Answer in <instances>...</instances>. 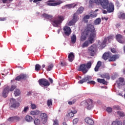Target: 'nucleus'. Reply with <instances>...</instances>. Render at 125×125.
<instances>
[{"label": "nucleus", "instance_id": "f257e3e1", "mask_svg": "<svg viewBox=\"0 0 125 125\" xmlns=\"http://www.w3.org/2000/svg\"><path fill=\"white\" fill-rule=\"evenodd\" d=\"M43 17L46 19H48L52 22V24L54 27H58L59 25L62 24L63 20H65V18L62 15H58L55 16L52 20V16L48 15V14L44 13L42 14Z\"/></svg>", "mask_w": 125, "mask_h": 125}, {"label": "nucleus", "instance_id": "f03ea898", "mask_svg": "<svg viewBox=\"0 0 125 125\" xmlns=\"http://www.w3.org/2000/svg\"><path fill=\"white\" fill-rule=\"evenodd\" d=\"M95 34V38H96V30H95V27L94 25L91 23L87 24L86 28L83 32L81 37V41L84 42L86 40L87 36L89 35L90 36L91 34Z\"/></svg>", "mask_w": 125, "mask_h": 125}, {"label": "nucleus", "instance_id": "7ed1b4c3", "mask_svg": "<svg viewBox=\"0 0 125 125\" xmlns=\"http://www.w3.org/2000/svg\"><path fill=\"white\" fill-rule=\"evenodd\" d=\"M120 56L118 54L112 55V53L110 52H105L103 56L102 59L104 60H108L109 62H115L117 59H119Z\"/></svg>", "mask_w": 125, "mask_h": 125}, {"label": "nucleus", "instance_id": "20e7f679", "mask_svg": "<svg viewBox=\"0 0 125 125\" xmlns=\"http://www.w3.org/2000/svg\"><path fill=\"white\" fill-rule=\"evenodd\" d=\"M95 34H91L90 36H89L88 40L83 43L82 47L84 48V47H87L89 44H92V43L94 42V39H95Z\"/></svg>", "mask_w": 125, "mask_h": 125}, {"label": "nucleus", "instance_id": "39448f33", "mask_svg": "<svg viewBox=\"0 0 125 125\" xmlns=\"http://www.w3.org/2000/svg\"><path fill=\"white\" fill-rule=\"evenodd\" d=\"M86 104V107L87 110H91L94 107V104H93V101L91 99H89L87 101H84L83 102H82L81 103V105L82 106H83L84 105Z\"/></svg>", "mask_w": 125, "mask_h": 125}, {"label": "nucleus", "instance_id": "423d86ee", "mask_svg": "<svg viewBox=\"0 0 125 125\" xmlns=\"http://www.w3.org/2000/svg\"><path fill=\"white\" fill-rule=\"evenodd\" d=\"M92 79V77L91 76H86L84 78H83L82 80H80L78 82L79 83L83 84V83H86V82H88L87 83L88 84H94L96 83L94 81H91V80Z\"/></svg>", "mask_w": 125, "mask_h": 125}, {"label": "nucleus", "instance_id": "0eeeda50", "mask_svg": "<svg viewBox=\"0 0 125 125\" xmlns=\"http://www.w3.org/2000/svg\"><path fill=\"white\" fill-rule=\"evenodd\" d=\"M96 49V45L93 44L89 47L87 50V53L90 56H94L95 55V50Z\"/></svg>", "mask_w": 125, "mask_h": 125}, {"label": "nucleus", "instance_id": "6e6552de", "mask_svg": "<svg viewBox=\"0 0 125 125\" xmlns=\"http://www.w3.org/2000/svg\"><path fill=\"white\" fill-rule=\"evenodd\" d=\"M78 15L76 13L73 14L72 20L68 22V26H73V25H75L79 21Z\"/></svg>", "mask_w": 125, "mask_h": 125}, {"label": "nucleus", "instance_id": "1a4fd4ad", "mask_svg": "<svg viewBox=\"0 0 125 125\" xmlns=\"http://www.w3.org/2000/svg\"><path fill=\"white\" fill-rule=\"evenodd\" d=\"M109 4L108 0H99L98 5H101L104 9H106Z\"/></svg>", "mask_w": 125, "mask_h": 125}, {"label": "nucleus", "instance_id": "9d476101", "mask_svg": "<svg viewBox=\"0 0 125 125\" xmlns=\"http://www.w3.org/2000/svg\"><path fill=\"white\" fill-rule=\"evenodd\" d=\"M39 83L41 86H49L50 83L46 79H41L39 80Z\"/></svg>", "mask_w": 125, "mask_h": 125}, {"label": "nucleus", "instance_id": "9b49d317", "mask_svg": "<svg viewBox=\"0 0 125 125\" xmlns=\"http://www.w3.org/2000/svg\"><path fill=\"white\" fill-rule=\"evenodd\" d=\"M40 119L43 125H45L47 122V114L46 113H41L40 116Z\"/></svg>", "mask_w": 125, "mask_h": 125}, {"label": "nucleus", "instance_id": "f8f14e48", "mask_svg": "<svg viewBox=\"0 0 125 125\" xmlns=\"http://www.w3.org/2000/svg\"><path fill=\"white\" fill-rule=\"evenodd\" d=\"M11 103V107L12 108H17L20 106V104L19 102L16 101L15 99L12 98L10 100Z\"/></svg>", "mask_w": 125, "mask_h": 125}, {"label": "nucleus", "instance_id": "ddd939ff", "mask_svg": "<svg viewBox=\"0 0 125 125\" xmlns=\"http://www.w3.org/2000/svg\"><path fill=\"white\" fill-rule=\"evenodd\" d=\"M116 41L120 42V43H125V39L124 36L121 34H117L116 35Z\"/></svg>", "mask_w": 125, "mask_h": 125}, {"label": "nucleus", "instance_id": "4468645a", "mask_svg": "<svg viewBox=\"0 0 125 125\" xmlns=\"http://www.w3.org/2000/svg\"><path fill=\"white\" fill-rule=\"evenodd\" d=\"M105 9L107 10L108 13H112V12H114V10H115V6L112 3H110Z\"/></svg>", "mask_w": 125, "mask_h": 125}, {"label": "nucleus", "instance_id": "2eb2a0df", "mask_svg": "<svg viewBox=\"0 0 125 125\" xmlns=\"http://www.w3.org/2000/svg\"><path fill=\"white\" fill-rule=\"evenodd\" d=\"M63 32L64 33V35L65 36H69L70 35H71V28L68 26H65L63 27Z\"/></svg>", "mask_w": 125, "mask_h": 125}, {"label": "nucleus", "instance_id": "dca6fc26", "mask_svg": "<svg viewBox=\"0 0 125 125\" xmlns=\"http://www.w3.org/2000/svg\"><path fill=\"white\" fill-rule=\"evenodd\" d=\"M54 1H55L54 0H49L48 1H47V5H49V6H56V5L61 4V2H60L53 3L54 2Z\"/></svg>", "mask_w": 125, "mask_h": 125}, {"label": "nucleus", "instance_id": "f3484780", "mask_svg": "<svg viewBox=\"0 0 125 125\" xmlns=\"http://www.w3.org/2000/svg\"><path fill=\"white\" fill-rule=\"evenodd\" d=\"M78 71H81L83 72L84 74L87 73V70H86V65L85 64H82L80 65Z\"/></svg>", "mask_w": 125, "mask_h": 125}, {"label": "nucleus", "instance_id": "a211bd4d", "mask_svg": "<svg viewBox=\"0 0 125 125\" xmlns=\"http://www.w3.org/2000/svg\"><path fill=\"white\" fill-rule=\"evenodd\" d=\"M107 43V38H104L102 42H99V45L100 49H103L106 46Z\"/></svg>", "mask_w": 125, "mask_h": 125}, {"label": "nucleus", "instance_id": "6ab92c4d", "mask_svg": "<svg viewBox=\"0 0 125 125\" xmlns=\"http://www.w3.org/2000/svg\"><path fill=\"white\" fill-rule=\"evenodd\" d=\"M27 75L21 74V75L17 76L15 78V80L19 82V81H21V80H26V79H27Z\"/></svg>", "mask_w": 125, "mask_h": 125}, {"label": "nucleus", "instance_id": "aec40b11", "mask_svg": "<svg viewBox=\"0 0 125 125\" xmlns=\"http://www.w3.org/2000/svg\"><path fill=\"white\" fill-rule=\"evenodd\" d=\"M20 120V117L19 116H13L9 117L8 119V121L9 122H11V123L13 122H19Z\"/></svg>", "mask_w": 125, "mask_h": 125}, {"label": "nucleus", "instance_id": "412c9836", "mask_svg": "<svg viewBox=\"0 0 125 125\" xmlns=\"http://www.w3.org/2000/svg\"><path fill=\"white\" fill-rule=\"evenodd\" d=\"M9 92V87L6 86L3 90L2 92V96L4 98L7 97V94Z\"/></svg>", "mask_w": 125, "mask_h": 125}, {"label": "nucleus", "instance_id": "4be33fe9", "mask_svg": "<svg viewBox=\"0 0 125 125\" xmlns=\"http://www.w3.org/2000/svg\"><path fill=\"white\" fill-rule=\"evenodd\" d=\"M116 83L118 86H121V85H125V79L123 78H120L119 80L116 81Z\"/></svg>", "mask_w": 125, "mask_h": 125}, {"label": "nucleus", "instance_id": "5701e85b", "mask_svg": "<svg viewBox=\"0 0 125 125\" xmlns=\"http://www.w3.org/2000/svg\"><path fill=\"white\" fill-rule=\"evenodd\" d=\"M85 123L89 125H94V121L91 118L89 117H86L84 120Z\"/></svg>", "mask_w": 125, "mask_h": 125}, {"label": "nucleus", "instance_id": "b1692460", "mask_svg": "<svg viewBox=\"0 0 125 125\" xmlns=\"http://www.w3.org/2000/svg\"><path fill=\"white\" fill-rule=\"evenodd\" d=\"M75 114H77V111L76 110H75L74 111H71L70 112L68 113L66 115V117H67V118H73V117H74V116H75Z\"/></svg>", "mask_w": 125, "mask_h": 125}, {"label": "nucleus", "instance_id": "393cba45", "mask_svg": "<svg viewBox=\"0 0 125 125\" xmlns=\"http://www.w3.org/2000/svg\"><path fill=\"white\" fill-rule=\"evenodd\" d=\"M68 58L69 62H72L74 60V58H75V55H74V53H70L68 55Z\"/></svg>", "mask_w": 125, "mask_h": 125}, {"label": "nucleus", "instance_id": "a878e982", "mask_svg": "<svg viewBox=\"0 0 125 125\" xmlns=\"http://www.w3.org/2000/svg\"><path fill=\"white\" fill-rule=\"evenodd\" d=\"M40 112L39 110L32 111L30 112V115L33 116L34 117H37V116H39L40 114Z\"/></svg>", "mask_w": 125, "mask_h": 125}, {"label": "nucleus", "instance_id": "bb28decb", "mask_svg": "<svg viewBox=\"0 0 125 125\" xmlns=\"http://www.w3.org/2000/svg\"><path fill=\"white\" fill-rule=\"evenodd\" d=\"M97 81L98 83H103V84H107L108 83L107 81H106L104 79H100V78H98L97 79Z\"/></svg>", "mask_w": 125, "mask_h": 125}, {"label": "nucleus", "instance_id": "cd10ccee", "mask_svg": "<svg viewBox=\"0 0 125 125\" xmlns=\"http://www.w3.org/2000/svg\"><path fill=\"white\" fill-rule=\"evenodd\" d=\"M83 9L84 8H83V6L80 7L76 12L75 14H77L78 15H79V14H82V13L83 12Z\"/></svg>", "mask_w": 125, "mask_h": 125}, {"label": "nucleus", "instance_id": "c85d7f7f", "mask_svg": "<svg viewBox=\"0 0 125 125\" xmlns=\"http://www.w3.org/2000/svg\"><path fill=\"white\" fill-rule=\"evenodd\" d=\"M25 120L28 123H31L33 121V117L30 116V115H26L25 117Z\"/></svg>", "mask_w": 125, "mask_h": 125}, {"label": "nucleus", "instance_id": "c756f323", "mask_svg": "<svg viewBox=\"0 0 125 125\" xmlns=\"http://www.w3.org/2000/svg\"><path fill=\"white\" fill-rule=\"evenodd\" d=\"M65 6L67 7L68 9H71V8H75L76 6H77V4L72 3V4H69L65 5Z\"/></svg>", "mask_w": 125, "mask_h": 125}, {"label": "nucleus", "instance_id": "7c9ffc66", "mask_svg": "<svg viewBox=\"0 0 125 125\" xmlns=\"http://www.w3.org/2000/svg\"><path fill=\"white\" fill-rule=\"evenodd\" d=\"M101 78L104 79H107V80H110V75L108 73H104L101 76Z\"/></svg>", "mask_w": 125, "mask_h": 125}, {"label": "nucleus", "instance_id": "2f4dec72", "mask_svg": "<svg viewBox=\"0 0 125 125\" xmlns=\"http://www.w3.org/2000/svg\"><path fill=\"white\" fill-rule=\"evenodd\" d=\"M89 18H90V15H87L83 18V20L84 23H88V21L87 20L89 19Z\"/></svg>", "mask_w": 125, "mask_h": 125}, {"label": "nucleus", "instance_id": "473e14b6", "mask_svg": "<svg viewBox=\"0 0 125 125\" xmlns=\"http://www.w3.org/2000/svg\"><path fill=\"white\" fill-rule=\"evenodd\" d=\"M101 23V19L99 18L94 21V25H99Z\"/></svg>", "mask_w": 125, "mask_h": 125}, {"label": "nucleus", "instance_id": "72a5a7b5", "mask_svg": "<svg viewBox=\"0 0 125 125\" xmlns=\"http://www.w3.org/2000/svg\"><path fill=\"white\" fill-rule=\"evenodd\" d=\"M123 122L119 121H113L111 125H122Z\"/></svg>", "mask_w": 125, "mask_h": 125}, {"label": "nucleus", "instance_id": "f704fd0d", "mask_svg": "<svg viewBox=\"0 0 125 125\" xmlns=\"http://www.w3.org/2000/svg\"><path fill=\"white\" fill-rule=\"evenodd\" d=\"M76 41H77V37L75 35H73V36H72L71 38V42L72 43H75Z\"/></svg>", "mask_w": 125, "mask_h": 125}, {"label": "nucleus", "instance_id": "c9c22d12", "mask_svg": "<svg viewBox=\"0 0 125 125\" xmlns=\"http://www.w3.org/2000/svg\"><path fill=\"white\" fill-rule=\"evenodd\" d=\"M117 115H118V116H119V117H121V118H123L125 116V112H124V111H117Z\"/></svg>", "mask_w": 125, "mask_h": 125}, {"label": "nucleus", "instance_id": "e433bc0d", "mask_svg": "<svg viewBox=\"0 0 125 125\" xmlns=\"http://www.w3.org/2000/svg\"><path fill=\"white\" fill-rule=\"evenodd\" d=\"M99 2V0H89L90 4H93V3H96V4L98 5Z\"/></svg>", "mask_w": 125, "mask_h": 125}, {"label": "nucleus", "instance_id": "4c0bfd02", "mask_svg": "<svg viewBox=\"0 0 125 125\" xmlns=\"http://www.w3.org/2000/svg\"><path fill=\"white\" fill-rule=\"evenodd\" d=\"M21 93V92H20V90L19 89H17L14 92L15 96H19Z\"/></svg>", "mask_w": 125, "mask_h": 125}, {"label": "nucleus", "instance_id": "58836bf2", "mask_svg": "<svg viewBox=\"0 0 125 125\" xmlns=\"http://www.w3.org/2000/svg\"><path fill=\"white\" fill-rule=\"evenodd\" d=\"M47 105L49 107H50L51 106H52V100H48L47 101Z\"/></svg>", "mask_w": 125, "mask_h": 125}, {"label": "nucleus", "instance_id": "ea45409f", "mask_svg": "<svg viewBox=\"0 0 125 125\" xmlns=\"http://www.w3.org/2000/svg\"><path fill=\"white\" fill-rule=\"evenodd\" d=\"M42 66H41V65L39 64H36L35 65V71H37V72H38V71H40V70H41V68Z\"/></svg>", "mask_w": 125, "mask_h": 125}, {"label": "nucleus", "instance_id": "a19ab883", "mask_svg": "<svg viewBox=\"0 0 125 125\" xmlns=\"http://www.w3.org/2000/svg\"><path fill=\"white\" fill-rule=\"evenodd\" d=\"M113 110H119L120 111L122 110V108H121V106L118 105L113 106Z\"/></svg>", "mask_w": 125, "mask_h": 125}, {"label": "nucleus", "instance_id": "79ce46f5", "mask_svg": "<svg viewBox=\"0 0 125 125\" xmlns=\"http://www.w3.org/2000/svg\"><path fill=\"white\" fill-rule=\"evenodd\" d=\"M91 62H88L87 64H86V68H87V69H90V68H91Z\"/></svg>", "mask_w": 125, "mask_h": 125}, {"label": "nucleus", "instance_id": "37998d69", "mask_svg": "<svg viewBox=\"0 0 125 125\" xmlns=\"http://www.w3.org/2000/svg\"><path fill=\"white\" fill-rule=\"evenodd\" d=\"M34 123L35 125H39L40 124V120L38 119H35L34 121Z\"/></svg>", "mask_w": 125, "mask_h": 125}, {"label": "nucleus", "instance_id": "c03bdc74", "mask_svg": "<svg viewBox=\"0 0 125 125\" xmlns=\"http://www.w3.org/2000/svg\"><path fill=\"white\" fill-rule=\"evenodd\" d=\"M77 102V100H76V99L73 100L72 101H69L68 102V104L69 105H73L75 103H76V102Z\"/></svg>", "mask_w": 125, "mask_h": 125}, {"label": "nucleus", "instance_id": "a18cd8bd", "mask_svg": "<svg viewBox=\"0 0 125 125\" xmlns=\"http://www.w3.org/2000/svg\"><path fill=\"white\" fill-rule=\"evenodd\" d=\"M119 18H120V19H125V14L121 13V15L119 16Z\"/></svg>", "mask_w": 125, "mask_h": 125}, {"label": "nucleus", "instance_id": "49530a36", "mask_svg": "<svg viewBox=\"0 0 125 125\" xmlns=\"http://www.w3.org/2000/svg\"><path fill=\"white\" fill-rule=\"evenodd\" d=\"M52 68H53V65L50 64L48 66V68H47V71H51L52 70Z\"/></svg>", "mask_w": 125, "mask_h": 125}, {"label": "nucleus", "instance_id": "de8ad7c7", "mask_svg": "<svg viewBox=\"0 0 125 125\" xmlns=\"http://www.w3.org/2000/svg\"><path fill=\"white\" fill-rule=\"evenodd\" d=\"M97 17V14L93 13V14H90V17H91L92 18H94Z\"/></svg>", "mask_w": 125, "mask_h": 125}, {"label": "nucleus", "instance_id": "09e8293b", "mask_svg": "<svg viewBox=\"0 0 125 125\" xmlns=\"http://www.w3.org/2000/svg\"><path fill=\"white\" fill-rule=\"evenodd\" d=\"M15 88H16V86L12 85L9 90L10 91H13L15 89Z\"/></svg>", "mask_w": 125, "mask_h": 125}, {"label": "nucleus", "instance_id": "8fccbe9b", "mask_svg": "<svg viewBox=\"0 0 125 125\" xmlns=\"http://www.w3.org/2000/svg\"><path fill=\"white\" fill-rule=\"evenodd\" d=\"M106 111L108 113H111L112 111H113V108L108 107L106 108Z\"/></svg>", "mask_w": 125, "mask_h": 125}, {"label": "nucleus", "instance_id": "3c124183", "mask_svg": "<svg viewBox=\"0 0 125 125\" xmlns=\"http://www.w3.org/2000/svg\"><path fill=\"white\" fill-rule=\"evenodd\" d=\"M78 122H79L78 119H74L73 121V125H77V124H78Z\"/></svg>", "mask_w": 125, "mask_h": 125}, {"label": "nucleus", "instance_id": "603ef678", "mask_svg": "<svg viewBox=\"0 0 125 125\" xmlns=\"http://www.w3.org/2000/svg\"><path fill=\"white\" fill-rule=\"evenodd\" d=\"M102 63L101 61H98L97 63V67H99V68H100L102 66Z\"/></svg>", "mask_w": 125, "mask_h": 125}, {"label": "nucleus", "instance_id": "864d4df0", "mask_svg": "<svg viewBox=\"0 0 125 125\" xmlns=\"http://www.w3.org/2000/svg\"><path fill=\"white\" fill-rule=\"evenodd\" d=\"M28 110H29V106H25V107H24L22 112L26 113V112H27V111H28Z\"/></svg>", "mask_w": 125, "mask_h": 125}, {"label": "nucleus", "instance_id": "5fc2aeb1", "mask_svg": "<svg viewBox=\"0 0 125 125\" xmlns=\"http://www.w3.org/2000/svg\"><path fill=\"white\" fill-rule=\"evenodd\" d=\"M30 106L32 109H36L37 107L34 104H31Z\"/></svg>", "mask_w": 125, "mask_h": 125}, {"label": "nucleus", "instance_id": "6e6d98bb", "mask_svg": "<svg viewBox=\"0 0 125 125\" xmlns=\"http://www.w3.org/2000/svg\"><path fill=\"white\" fill-rule=\"evenodd\" d=\"M53 125H59L58 124V121L57 120H55L54 121Z\"/></svg>", "mask_w": 125, "mask_h": 125}, {"label": "nucleus", "instance_id": "4d7b16f0", "mask_svg": "<svg viewBox=\"0 0 125 125\" xmlns=\"http://www.w3.org/2000/svg\"><path fill=\"white\" fill-rule=\"evenodd\" d=\"M94 70H95V72H98V70H99V67L96 65V66H95V67L94 68Z\"/></svg>", "mask_w": 125, "mask_h": 125}, {"label": "nucleus", "instance_id": "13d9d810", "mask_svg": "<svg viewBox=\"0 0 125 125\" xmlns=\"http://www.w3.org/2000/svg\"><path fill=\"white\" fill-rule=\"evenodd\" d=\"M111 51L112 52V53H116V49L115 48H111Z\"/></svg>", "mask_w": 125, "mask_h": 125}, {"label": "nucleus", "instance_id": "bf43d9fd", "mask_svg": "<svg viewBox=\"0 0 125 125\" xmlns=\"http://www.w3.org/2000/svg\"><path fill=\"white\" fill-rule=\"evenodd\" d=\"M6 18H0V21H5Z\"/></svg>", "mask_w": 125, "mask_h": 125}, {"label": "nucleus", "instance_id": "052dcab7", "mask_svg": "<svg viewBox=\"0 0 125 125\" xmlns=\"http://www.w3.org/2000/svg\"><path fill=\"white\" fill-rule=\"evenodd\" d=\"M66 65H67V63H65V62H64V63H63L62 62H61V65L62 66H66Z\"/></svg>", "mask_w": 125, "mask_h": 125}, {"label": "nucleus", "instance_id": "680f3d73", "mask_svg": "<svg viewBox=\"0 0 125 125\" xmlns=\"http://www.w3.org/2000/svg\"><path fill=\"white\" fill-rule=\"evenodd\" d=\"M48 80L50 83H53V80H52L51 78H49Z\"/></svg>", "mask_w": 125, "mask_h": 125}, {"label": "nucleus", "instance_id": "e2e57ef3", "mask_svg": "<svg viewBox=\"0 0 125 125\" xmlns=\"http://www.w3.org/2000/svg\"><path fill=\"white\" fill-rule=\"evenodd\" d=\"M38 1H42V0H33V2L37 3Z\"/></svg>", "mask_w": 125, "mask_h": 125}, {"label": "nucleus", "instance_id": "0e129e2a", "mask_svg": "<svg viewBox=\"0 0 125 125\" xmlns=\"http://www.w3.org/2000/svg\"><path fill=\"white\" fill-rule=\"evenodd\" d=\"M107 40H108V41H109L110 40H111V39H112V36H108L107 38H105Z\"/></svg>", "mask_w": 125, "mask_h": 125}, {"label": "nucleus", "instance_id": "69168bd1", "mask_svg": "<svg viewBox=\"0 0 125 125\" xmlns=\"http://www.w3.org/2000/svg\"><path fill=\"white\" fill-rule=\"evenodd\" d=\"M31 94H32V92L29 91V92H28L27 93V95L28 96H30V95H31Z\"/></svg>", "mask_w": 125, "mask_h": 125}, {"label": "nucleus", "instance_id": "338daca9", "mask_svg": "<svg viewBox=\"0 0 125 125\" xmlns=\"http://www.w3.org/2000/svg\"><path fill=\"white\" fill-rule=\"evenodd\" d=\"M116 27H117V28H119V27H121V24L120 23H117L116 25Z\"/></svg>", "mask_w": 125, "mask_h": 125}, {"label": "nucleus", "instance_id": "774afa93", "mask_svg": "<svg viewBox=\"0 0 125 125\" xmlns=\"http://www.w3.org/2000/svg\"><path fill=\"white\" fill-rule=\"evenodd\" d=\"M103 13H104V14H107V11L104 10L103 11Z\"/></svg>", "mask_w": 125, "mask_h": 125}]
</instances>
